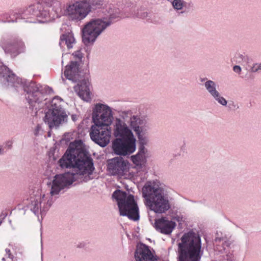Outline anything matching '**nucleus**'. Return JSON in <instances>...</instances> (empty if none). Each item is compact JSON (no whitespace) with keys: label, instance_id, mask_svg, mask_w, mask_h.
I'll use <instances>...</instances> for the list:
<instances>
[{"label":"nucleus","instance_id":"f03ea898","mask_svg":"<svg viewBox=\"0 0 261 261\" xmlns=\"http://www.w3.org/2000/svg\"><path fill=\"white\" fill-rule=\"evenodd\" d=\"M149 125L146 120L135 114L132 110H127L119 112V116L114 120L113 135L115 139L112 142L114 152L119 155H127L136 149L137 137L140 144L146 145L148 139L146 136Z\"/></svg>","mask_w":261,"mask_h":261},{"label":"nucleus","instance_id":"412c9836","mask_svg":"<svg viewBox=\"0 0 261 261\" xmlns=\"http://www.w3.org/2000/svg\"><path fill=\"white\" fill-rule=\"evenodd\" d=\"M132 14L135 17L143 19L147 18L149 15L147 11L140 6L133 7Z\"/></svg>","mask_w":261,"mask_h":261},{"label":"nucleus","instance_id":"c85d7f7f","mask_svg":"<svg viewBox=\"0 0 261 261\" xmlns=\"http://www.w3.org/2000/svg\"><path fill=\"white\" fill-rule=\"evenodd\" d=\"M5 153V147L2 145H0V156L4 155Z\"/></svg>","mask_w":261,"mask_h":261},{"label":"nucleus","instance_id":"7c9ffc66","mask_svg":"<svg viewBox=\"0 0 261 261\" xmlns=\"http://www.w3.org/2000/svg\"><path fill=\"white\" fill-rule=\"evenodd\" d=\"M16 19L15 20H8V22H16Z\"/></svg>","mask_w":261,"mask_h":261},{"label":"nucleus","instance_id":"cd10ccee","mask_svg":"<svg viewBox=\"0 0 261 261\" xmlns=\"http://www.w3.org/2000/svg\"><path fill=\"white\" fill-rule=\"evenodd\" d=\"M73 55L79 59H82L83 57L82 54L80 50H77V51L74 53Z\"/></svg>","mask_w":261,"mask_h":261},{"label":"nucleus","instance_id":"473e14b6","mask_svg":"<svg viewBox=\"0 0 261 261\" xmlns=\"http://www.w3.org/2000/svg\"><path fill=\"white\" fill-rule=\"evenodd\" d=\"M30 22H36L37 21L34 20H30L29 21Z\"/></svg>","mask_w":261,"mask_h":261},{"label":"nucleus","instance_id":"a211bd4d","mask_svg":"<svg viewBox=\"0 0 261 261\" xmlns=\"http://www.w3.org/2000/svg\"><path fill=\"white\" fill-rule=\"evenodd\" d=\"M64 76L72 82H77L81 80L79 74V65L77 62H71L66 66Z\"/></svg>","mask_w":261,"mask_h":261},{"label":"nucleus","instance_id":"6ab92c4d","mask_svg":"<svg viewBox=\"0 0 261 261\" xmlns=\"http://www.w3.org/2000/svg\"><path fill=\"white\" fill-rule=\"evenodd\" d=\"M171 6L176 12L183 13L186 11L187 9L192 7L193 4L187 2L184 0H174Z\"/></svg>","mask_w":261,"mask_h":261},{"label":"nucleus","instance_id":"393cba45","mask_svg":"<svg viewBox=\"0 0 261 261\" xmlns=\"http://www.w3.org/2000/svg\"><path fill=\"white\" fill-rule=\"evenodd\" d=\"M42 132V128L40 124H38L34 131V134L35 136H37L41 134Z\"/></svg>","mask_w":261,"mask_h":261},{"label":"nucleus","instance_id":"f704fd0d","mask_svg":"<svg viewBox=\"0 0 261 261\" xmlns=\"http://www.w3.org/2000/svg\"><path fill=\"white\" fill-rule=\"evenodd\" d=\"M205 80L204 79H201L200 81L203 82L205 81Z\"/></svg>","mask_w":261,"mask_h":261},{"label":"nucleus","instance_id":"ddd939ff","mask_svg":"<svg viewBox=\"0 0 261 261\" xmlns=\"http://www.w3.org/2000/svg\"><path fill=\"white\" fill-rule=\"evenodd\" d=\"M49 16V13L48 10L44 9L40 4L34 5L29 6L24 12L17 18H47Z\"/></svg>","mask_w":261,"mask_h":261},{"label":"nucleus","instance_id":"aec40b11","mask_svg":"<svg viewBox=\"0 0 261 261\" xmlns=\"http://www.w3.org/2000/svg\"><path fill=\"white\" fill-rule=\"evenodd\" d=\"M75 40L73 34L70 33L63 34L60 37V45L63 47L66 45L68 49L73 47V45L75 43Z\"/></svg>","mask_w":261,"mask_h":261},{"label":"nucleus","instance_id":"c756f323","mask_svg":"<svg viewBox=\"0 0 261 261\" xmlns=\"http://www.w3.org/2000/svg\"><path fill=\"white\" fill-rule=\"evenodd\" d=\"M177 221H181L182 218L180 216H177L175 218Z\"/></svg>","mask_w":261,"mask_h":261},{"label":"nucleus","instance_id":"423d86ee","mask_svg":"<svg viewBox=\"0 0 261 261\" xmlns=\"http://www.w3.org/2000/svg\"><path fill=\"white\" fill-rule=\"evenodd\" d=\"M144 204L148 209L156 214H163L171 207L164 185L157 179L145 182L142 190Z\"/></svg>","mask_w":261,"mask_h":261},{"label":"nucleus","instance_id":"5701e85b","mask_svg":"<svg viewBox=\"0 0 261 261\" xmlns=\"http://www.w3.org/2000/svg\"><path fill=\"white\" fill-rule=\"evenodd\" d=\"M6 256L3 257L2 260L3 261H13L12 258L11 257V254L10 253V250L8 249H6Z\"/></svg>","mask_w":261,"mask_h":261},{"label":"nucleus","instance_id":"2eb2a0df","mask_svg":"<svg viewBox=\"0 0 261 261\" xmlns=\"http://www.w3.org/2000/svg\"><path fill=\"white\" fill-rule=\"evenodd\" d=\"M139 150L136 155L131 156V160L135 165V167L137 170L140 169L144 172H146L145 163L146 162V154L147 152L143 144H140Z\"/></svg>","mask_w":261,"mask_h":261},{"label":"nucleus","instance_id":"f8f14e48","mask_svg":"<svg viewBox=\"0 0 261 261\" xmlns=\"http://www.w3.org/2000/svg\"><path fill=\"white\" fill-rule=\"evenodd\" d=\"M176 225V223L168 217H162L155 220L153 226L160 233L169 235L172 233Z\"/></svg>","mask_w":261,"mask_h":261},{"label":"nucleus","instance_id":"a878e982","mask_svg":"<svg viewBox=\"0 0 261 261\" xmlns=\"http://www.w3.org/2000/svg\"><path fill=\"white\" fill-rule=\"evenodd\" d=\"M218 235H219L218 233H217V236L216 237V238L215 240V242H220L222 241L223 242H224V243L227 246H228L229 244L225 241L226 238L224 237H219Z\"/></svg>","mask_w":261,"mask_h":261},{"label":"nucleus","instance_id":"6e6552de","mask_svg":"<svg viewBox=\"0 0 261 261\" xmlns=\"http://www.w3.org/2000/svg\"><path fill=\"white\" fill-rule=\"evenodd\" d=\"M202 254L199 235L193 231L185 233L178 244V261H200Z\"/></svg>","mask_w":261,"mask_h":261},{"label":"nucleus","instance_id":"1a4fd4ad","mask_svg":"<svg viewBox=\"0 0 261 261\" xmlns=\"http://www.w3.org/2000/svg\"><path fill=\"white\" fill-rule=\"evenodd\" d=\"M112 198L117 203L121 216H127L135 221L139 219V208L133 195L117 190L113 193Z\"/></svg>","mask_w":261,"mask_h":261},{"label":"nucleus","instance_id":"2f4dec72","mask_svg":"<svg viewBox=\"0 0 261 261\" xmlns=\"http://www.w3.org/2000/svg\"><path fill=\"white\" fill-rule=\"evenodd\" d=\"M167 1L171 3V4H172L174 0H167Z\"/></svg>","mask_w":261,"mask_h":261},{"label":"nucleus","instance_id":"58836bf2","mask_svg":"<svg viewBox=\"0 0 261 261\" xmlns=\"http://www.w3.org/2000/svg\"><path fill=\"white\" fill-rule=\"evenodd\" d=\"M72 119H73V120H74V119H75V118H74V117H73V116H72Z\"/></svg>","mask_w":261,"mask_h":261},{"label":"nucleus","instance_id":"c9c22d12","mask_svg":"<svg viewBox=\"0 0 261 261\" xmlns=\"http://www.w3.org/2000/svg\"><path fill=\"white\" fill-rule=\"evenodd\" d=\"M7 50H8V51L12 52V50H11V49L7 48Z\"/></svg>","mask_w":261,"mask_h":261},{"label":"nucleus","instance_id":"b1692460","mask_svg":"<svg viewBox=\"0 0 261 261\" xmlns=\"http://www.w3.org/2000/svg\"><path fill=\"white\" fill-rule=\"evenodd\" d=\"M251 72H256L261 70V65L259 64H254L251 68Z\"/></svg>","mask_w":261,"mask_h":261},{"label":"nucleus","instance_id":"4be33fe9","mask_svg":"<svg viewBox=\"0 0 261 261\" xmlns=\"http://www.w3.org/2000/svg\"><path fill=\"white\" fill-rule=\"evenodd\" d=\"M24 47V44L22 42H19L18 44L16 45H13V47L14 49H16L18 53H20L23 50Z\"/></svg>","mask_w":261,"mask_h":261},{"label":"nucleus","instance_id":"f257e3e1","mask_svg":"<svg viewBox=\"0 0 261 261\" xmlns=\"http://www.w3.org/2000/svg\"><path fill=\"white\" fill-rule=\"evenodd\" d=\"M59 164L62 168L75 167L76 173L66 172L57 174L47 184L49 193L45 194L39 188L34 190L27 207L35 215H44L54 203L60 193L76 180L86 181L94 169L92 160L86 155L84 145L81 140H75L70 143L68 149Z\"/></svg>","mask_w":261,"mask_h":261},{"label":"nucleus","instance_id":"e433bc0d","mask_svg":"<svg viewBox=\"0 0 261 261\" xmlns=\"http://www.w3.org/2000/svg\"><path fill=\"white\" fill-rule=\"evenodd\" d=\"M240 58H242V59H243V58L244 57L243 55H240Z\"/></svg>","mask_w":261,"mask_h":261},{"label":"nucleus","instance_id":"bb28decb","mask_svg":"<svg viewBox=\"0 0 261 261\" xmlns=\"http://www.w3.org/2000/svg\"><path fill=\"white\" fill-rule=\"evenodd\" d=\"M233 70L236 73H237L238 74H240L241 72V68L240 66L238 65H235L233 67Z\"/></svg>","mask_w":261,"mask_h":261},{"label":"nucleus","instance_id":"dca6fc26","mask_svg":"<svg viewBox=\"0 0 261 261\" xmlns=\"http://www.w3.org/2000/svg\"><path fill=\"white\" fill-rule=\"evenodd\" d=\"M135 257L136 261H157L148 247L142 244L137 246Z\"/></svg>","mask_w":261,"mask_h":261},{"label":"nucleus","instance_id":"9b49d317","mask_svg":"<svg viewBox=\"0 0 261 261\" xmlns=\"http://www.w3.org/2000/svg\"><path fill=\"white\" fill-rule=\"evenodd\" d=\"M109 172L120 177L130 178L133 177L129 172V164L121 157H116L110 160L108 165Z\"/></svg>","mask_w":261,"mask_h":261},{"label":"nucleus","instance_id":"20e7f679","mask_svg":"<svg viewBox=\"0 0 261 261\" xmlns=\"http://www.w3.org/2000/svg\"><path fill=\"white\" fill-rule=\"evenodd\" d=\"M112 108L103 103L94 105L92 110V121L90 136L91 140L101 147L106 146L110 142L113 124Z\"/></svg>","mask_w":261,"mask_h":261},{"label":"nucleus","instance_id":"39448f33","mask_svg":"<svg viewBox=\"0 0 261 261\" xmlns=\"http://www.w3.org/2000/svg\"><path fill=\"white\" fill-rule=\"evenodd\" d=\"M96 17L86 22L81 29L82 41L85 45H93L97 39L113 23L115 15L110 7L97 11Z\"/></svg>","mask_w":261,"mask_h":261},{"label":"nucleus","instance_id":"f3484780","mask_svg":"<svg viewBox=\"0 0 261 261\" xmlns=\"http://www.w3.org/2000/svg\"><path fill=\"white\" fill-rule=\"evenodd\" d=\"M77 85L74 86V89L78 96L83 100L89 102L91 100L90 83L86 80L77 81Z\"/></svg>","mask_w":261,"mask_h":261},{"label":"nucleus","instance_id":"72a5a7b5","mask_svg":"<svg viewBox=\"0 0 261 261\" xmlns=\"http://www.w3.org/2000/svg\"><path fill=\"white\" fill-rule=\"evenodd\" d=\"M37 21H38L39 22H43V21H42L41 20H39V19H37Z\"/></svg>","mask_w":261,"mask_h":261},{"label":"nucleus","instance_id":"9d476101","mask_svg":"<svg viewBox=\"0 0 261 261\" xmlns=\"http://www.w3.org/2000/svg\"><path fill=\"white\" fill-rule=\"evenodd\" d=\"M62 100L59 97H55L44 103L48 110L45 112L43 120L50 128L58 127L67 121L68 116L62 108Z\"/></svg>","mask_w":261,"mask_h":261},{"label":"nucleus","instance_id":"0eeeda50","mask_svg":"<svg viewBox=\"0 0 261 261\" xmlns=\"http://www.w3.org/2000/svg\"><path fill=\"white\" fill-rule=\"evenodd\" d=\"M4 77L11 85L17 88H21L27 92L26 99L29 103L35 109L43 107V95L39 87L34 83H31L25 86L21 80L16 77L11 71L2 63H0V77Z\"/></svg>","mask_w":261,"mask_h":261},{"label":"nucleus","instance_id":"4468645a","mask_svg":"<svg viewBox=\"0 0 261 261\" xmlns=\"http://www.w3.org/2000/svg\"><path fill=\"white\" fill-rule=\"evenodd\" d=\"M204 86L210 96L215 101L223 106H226L227 101L218 91L217 88V84L214 81L206 80L204 83Z\"/></svg>","mask_w":261,"mask_h":261},{"label":"nucleus","instance_id":"4c0bfd02","mask_svg":"<svg viewBox=\"0 0 261 261\" xmlns=\"http://www.w3.org/2000/svg\"><path fill=\"white\" fill-rule=\"evenodd\" d=\"M72 119H73V120H74V119H75V118H74V117H73V116H72Z\"/></svg>","mask_w":261,"mask_h":261},{"label":"nucleus","instance_id":"7ed1b4c3","mask_svg":"<svg viewBox=\"0 0 261 261\" xmlns=\"http://www.w3.org/2000/svg\"><path fill=\"white\" fill-rule=\"evenodd\" d=\"M45 5L50 8L57 17L65 16L71 22H81L93 10L101 8L103 0H70L62 9V2L59 0H45Z\"/></svg>","mask_w":261,"mask_h":261}]
</instances>
